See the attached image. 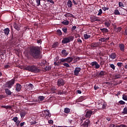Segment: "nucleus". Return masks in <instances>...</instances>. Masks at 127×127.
<instances>
[{
	"label": "nucleus",
	"instance_id": "obj_38",
	"mask_svg": "<svg viewBox=\"0 0 127 127\" xmlns=\"http://www.w3.org/2000/svg\"><path fill=\"white\" fill-rule=\"evenodd\" d=\"M122 29H123V28L122 27H117V28L116 29V32H117V33L119 32H121L122 31Z\"/></svg>",
	"mask_w": 127,
	"mask_h": 127
},
{
	"label": "nucleus",
	"instance_id": "obj_31",
	"mask_svg": "<svg viewBox=\"0 0 127 127\" xmlns=\"http://www.w3.org/2000/svg\"><path fill=\"white\" fill-rule=\"evenodd\" d=\"M45 99V97L43 96H39V97L38 98V100L39 102H42V101H43Z\"/></svg>",
	"mask_w": 127,
	"mask_h": 127
},
{
	"label": "nucleus",
	"instance_id": "obj_23",
	"mask_svg": "<svg viewBox=\"0 0 127 127\" xmlns=\"http://www.w3.org/2000/svg\"><path fill=\"white\" fill-rule=\"evenodd\" d=\"M33 88V85L31 83H29L27 87H26V90H27V91H31V90H32Z\"/></svg>",
	"mask_w": 127,
	"mask_h": 127
},
{
	"label": "nucleus",
	"instance_id": "obj_60",
	"mask_svg": "<svg viewBox=\"0 0 127 127\" xmlns=\"http://www.w3.org/2000/svg\"><path fill=\"white\" fill-rule=\"evenodd\" d=\"M119 104H120V105H125V104H126V102H125V101H123V100H120L119 102Z\"/></svg>",
	"mask_w": 127,
	"mask_h": 127
},
{
	"label": "nucleus",
	"instance_id": "obj_43",
	"mask_svg": "<svg viewBox=\"0 0 127 127\" xmlns=\"http://www.w3.org/2000/svg\"><path fill=\"white\" fill-rule=\"evenodd\" d=\"M114 13H115V14H116V15L121 14V12H120V11H119V10H118V9L115 10V11H114Z\"/></svg>",
	"mask_w": 127,
	"mask_h": 127
},
{
	"label": "nucleus",
	"instance_id": "obj_36",
	"mask_svg": "<svg viewBox=\"0 0 127 127\" xmlns=\"http://www.w3.org/2000/svg\"><path fill=\"white\" fill-rule=\"evenodd\" d=\"M5 50H2L0 51V56H3L4 54H5Z\"/></svg>",
	"mask_w": 127,
	"mask_h": 127
},
{
	"label": "nucleus",
	"instance_id": "obj_11",
	"mask_svg": "<svg viewBox=\"0 0 127 127\" xmlns=\"http://www.w3.org/2000/svg\"><path fill=\"white\" fill-rule=\"evenodd\" d=\"M1 108L6 109V110H7V112H8V111H12V108H13V106H11V105L2 106Z\"/></svg>",
	"mask_w": 127,
	"mask_h": 127
},
{
	"label": "nucleus",
	"instance_id": "obj_59",
	"mask_svg": "<svg viewBox=\"0 0 127 127\" xmlns=\"http://www.w3.org/2000/svg\"><path fill=\"white\" fill-rule=\"evenodd\" d=\"M80 99H81L82 101H84V100H86L87 99V98L86 97V96H80Z\"/></svg>",
	"mask_w": 127,
	"mask_h": 127
},
{
	"label": "nucleus",
	"instance_id": "obj_42",
	"mask_svg": "<svg viewBox=\"0 0 127 127\" xmlns=\"http://www.w3.org/2000/svg\"><path fill=\"white\" fill-rule=\"evenodd\" d=\"M62 63H63V62H61V61L60 60V62H58V63L55 62L54 65L55 66H58L59 65H60V64H62Z\"/></svg>",
	"mask_w": 127,
	"mask_h": 127
},
{
	"label": "nucleus",
	"instance_id": "obj_48",
	"mask_svg": "<svg viewBox=\"0 0 127 127\" xmlns=\"http://www.w3.org/2000/svg\"><path fill=\"white\" fill-rule=\"evenodd\" d=\"M117 66H118V67H120V68H121V67H122V66H124V64L123 63H118Z\"/></svg>",
	"mask_w": 127,
	"mask_h": 127
},
{
	"label": "nucleus",
	"instance_id": "obj_40",
	"mask_svg": "<svg viewBox=\"0 0 127 127\" xmlns=\"http://www.w3.org/2000/svg\"><path fill=\"white\" fill-rule=\"evenodd\" d=\"M62 30L63 32H64L65 34L67 33V32H68V29H67L66 27L62 28Z\"/></svg>",
	"mask_w": 127,
	"mask_h": 127
},
{
	"label": "nucleus",
	"instance_id": "obj_45",
	"mask_svg": "<svg viewBox=\"0 0 127 127\" xmlns=\"http://www.w3.org/2000/svg\"><path fill=\"white\" fill-rule=\"evenodd\" d=\"M110 67L113 69V70H116V66L114 64H109Z\"/></svg>",
	"mask_w": 127,
	"mask_h": 127
},
{
	"label": "nucleus",
	"instance_id": "obj_51",
	"mask_svg": "<svg viewBox=\"0 0 127 127\" xmlns=\"http://www.w3.org/2000/svg\"><path fill=\"white\" fill-rule=\"evenodd\" d=\"M103 13V10L102 9H100L98 11V13L97 14V15H102V14Z\"/></svg>",
	"mask_w": 127,
	"mask_h": 127
},
{
	"label": "nucleus",
	"instance_id": "obj_24",
	"mask_svg": "<svg viewBox=\"0 0 127 127\" xmlns=\"http://www.w3.org/2000/svg\"><path fill=\"white\" fill-rule=\"evenodd\" d=\"M89 123H90V121H89V119L86 120L85 122L83 123V127H88L89 126Z\"/></svg>",
	"mask_w": 127,
	"mask_h": 127
},
{
	"label": "nucleus",
	"instance_id": "obj_19",
	"mask_svg": "<svg viewBox=\"0 0 127 127\" xmlns=\"http://www.w3.org/2000/svg\"><path fill=\"white\" fill-rule=\"evenodd\" d=\"M3 33H4V34L6 35V36H8V34H9V31L10 30H9V28H6L3 30Z\"/></svg>",
	"mask_w": 127,
	"mask_h": 127
},
{
	"label": "nucleus",
	"instance_id": "obj_62",
	"mask_svg": "<svg viewBox=\"0 0 127 127\" xmlns=\"http://www.w3.org/2000/svg\"><path fill=\"white\" fill-rule=\"evenodd\" d=\"M18 120V118L17 117H14L13 118L12 120L15 123L16 122H17Z\"/></svg>",
	"mask_w": 127,
	"mask_h": 127
},
{
	"label": "nucleus",
	"instance_id": "obj_7",
	"mask_svg": "<svg viewBox=\"0 0 127 127\" xmlns=\"http://www.w3.org/2000/svg\"><path fill=\"white\" fill-rule=\"evenodd\" d=\"M57 85L59 87L64 86L65 85V81L62 78H60L58 80Z\"/></svg>",
	"mask_w": 127,
	"mask_h": 127
},
{
	"label": "nucleus",
	"instance_id": "obj_16",
	"mask_svg": "<svg viewBox=\"0 0 127 127\" xmlns=\"http://www.w3.org/2000/svg\"><path fill=\"white\" fill-rule=\"evenodd\" d=\"M43 71L46 72V71H49L51 70V67L49 66L48 65H46L44 67H42Z\"/></svg>",
	"mask_w": 127,
	"mask_h": 127
},
{
	"label": "nucleus",
	"instance_id": "obj_2",
	"mask_svg": "<svg viewBox=\"0 0 127 127\" xmlns=\"http://www.w3.org/2000/svg\"><path fill=\"white\" fill-rule=\"evenodd\" d=\"M25 70H27L29 72H32V73H39L41 69L38 68L36 65H25L24 67Z\"/></svg>",
	"mask_w": 127,
	"mask_h": 127
},
{
	"label": "nucleus",
	"instance_id": "obj_46",
	"mask_svg": "<svg viewBox=\"0 0 127 127\" xmlns=\"http://www.w3.org/2000/svg\"><path fill=\"white\" fill-rule=\"evenodd\" d=\"M71 15H72V16H73V14H71L70 13H67L66 14H64V16L65 17H69L71 16Z\"/></svg>",
	"mask_w": 127,
	"mask_h": 127
},
{
	"label": "nucleus",
	"instance_id": "obj_5",
	"mask_svg": "<svg viewBox=\"0 0 127 127\" xmlns=\"http://www.w3.org/2000/svg\"><path fill=\"white\" fill-rule=\"evenodd\" d=\"M73 58L71 57H68L66 58H62L60 60V61H61V62H66L67 63H71V62H72L73 61Z\"/></svg>",
	"mask_w": 127,
	"mask_h": 127
},
{
	"label": "nucleus",
	"instance_id": "obj_18",
	"mask_svg": "<svg viewBox=\"0 0 127 127\" xmlns=\"http://www.w3.org/2000/svg\"><path fill=\"white\" fill-rule=\"evenodd\" d=\"M21 85L19 83L16 84V89L15 90L16 92H19L21 90Z\"/></svg>",
	"mask_w": 127,
	"mask_h": 127
},
{
	"label": "nucleus",
	"instance_id": "obj_25",
	"mask_svg": "<svg viewBox=\"0 0 127 127\" xmlns=\"http://www.w3.org/2000/svg\"><path fill=\"white\" fill-rule=\"evenodd\" d=\"M40 65L42 67H44V66L47 65V62L45 60H42Z\"/></svg>",
	"mask_w": 127,
	"mask_h": 127
},
{
	"label": "nucleus",
	"instance_id": "obj_13",
	"mask_svg": "<svg viewBox=\"0 0 127 127\" xmlns=\"http://www.w3.org/2000/svg\"><path fill=\"white\" fill-rule=\"evenodd\" d=\"M90 19L91 20V22H95V21H100L101 20L99 19V17L96 16H93L90 18Z\"/></svg>",
	"mask_w": 127,
	"mask_h": 127
},
{
	"label": "nucleus",
	"instance_id": "obj_27",
	"mask_svg": "<svg viewBox=\"0 0 127 127\" xmlns=\"http://www.w3.org/2000/svg\"><path fill=\"white\" fill-rule=\"evenodd\" d=\"M100 30L102 33H108V32H109V30L105 28H101Z\"/></svg>",
	"mask_w": 127,
	"mask_h": 127
},
{
	"label": "nucleus",
	"instance_id": "obj_53",
	"mask_svg": "<svg viewBox=\"0 0 127 127\" xmlns=\"http://www.w3.org/2000/svg\"><path fill=\"white\" fill-rule=\"evenodd\" d=\"M114 78H115V79H120V78H121V75H120V74H116L114 76Z\"/></svg>",
	"mask_w": 127,
	"mask_h": 127
},
{
	"label": "nucleus",
	"instance_id": "obj_28",
	"mask_svg": "<svg viewBox=\"0 0 127 127\" xmlns=\"http://www.w3.org/2000/svg\"><path fill=\"white\" fill-rule=\"evenodd\" d=\"M99 106H101L102 107L103 110H106V108H107V104L106 103H99Z\"/></svg>",
	"mask_w": 127,
	"mask_h": 127
},
{
	"label": "nucleus",
	"instance_id": "obj_12",
	"mask_svg": "<svg viewBox=\"0 0 127 127\" xmlns=\"http://www.w3.org/2000/svg\"><path fill=\"white\" fill-rule=\"evenodd\" d=\"M68 54H69L68 52H67L66 50L64 49L62 51V54L61 55L62 57H66V56H68Z\"/></svg>",
	"mask_w": 127,
	"mask_h": 127
},
{
	"label": "nucleus",
	"instance_id": "obj_17",
	"mask_svg": "<svg viewBox=\"0 0 127 127\" xmlns=\"http://www.w3.org/2000/svg\"><path fill=\"white\" fill-rule=\"evenodd\" d=\"M111 23H112L111 20H106L105 22V26H106V27H110V26H111Z\"/></svg>",
	"mask_w": 127,
	"mask_h": 127
},
{
	"label": "nucleus",
	"instance_id": "obj_39",
	"mask_svg": "<svg viewBox=\"0 0 127 127\" xmlns=\"http://www.w3.org/2000/svg\"><path fill=\"white\" fill-rule=\"evenodd\" d=\"M101 8L104 10V11H106V10H109L110 9V8L108 6L102 7Z\"/></svg>",
	"mask_w": 127,
	"mask_h": 127
},
{
	"label": "nucleus",
	"instance_id": "obj_61",
	"mask_svg": "<svg viewBox=\"0 0 127 127\" xmlns=\"http://www.w3.org/2000/svg\"><path fill=\"white\" fill-rule=\"evenodd\" d=\"M76 103H80V102H83L81 100V98L79 97L78 99H76Z\"/></svg>",
	"mask_w": 127,
	"mask_h": 127
},
{
	"label": "nucleus",
	"instance_id": "obj_52",
	"mask_svg": "<svg viewBox=\"0 0 127 127\" xmlns=\"http://www.w3.org/2000/svg\"><path fill=\"white\" fill-rule=\"evenodd\" d=\"M63 65H64V67H67V68H69V67H70V65H69V64L67 63H64L63 64Z\"/></svg>",
	"mask_w": 127,
	"mask_h": 127
},
{
	"label": "nucleus",
	"instance_id": "obj_37",
	"mask_svg": "<svg viewBox=\"0 0 127 127\" xmlns=\"http://www.w3.org/2000/svg\"><path fill=\"white\" fill-rule=\"evenodd\" d=\"M46 117H49V118H50L51 117V113H50L49 112H46L45 118H46Z\"/></svg>",
	"mask_w": 127,
	"mask_h": 127
},
{
	"label": "nucleus",
	"instance_id": "obj_50",
	"mask_svg": "<svg viewBox=\"0 0 127 127\" xmlns=\"http://www.w3.org/2000/svg\"><path fill=\"white\" fill-rule=\"evenodd\" d=\"M57 46H58V42L55 43L52 45L53 48H56Z\"/></svg>",
	"mask_w": 127,
	"mask_h": 127
},
{
	"label": "nucleus",
	"instance_id": "obj_64",
	"mask_svg": "<svg viewBox=\"0 0 127 127\" xmlns=\"http://www.w3.org/2000/svg\"><path fill=\"white\" fill-rule=\"evenodd\" d=\"M70 109L68 108H65L64 109V112H70Z\"/></svg>",
	"mask_w": 127,
	"mask_h": 127
},
{
	"label": "nucleus",
	"instance_id": "obj_57",
	"mask_svg": "<svg viewBox=\"0 0 127 127\" xmlns=\"http://www.w3.org/2000/svg\"><path fill=\"white\" fill-rule=\"evenodd\" d=\"M127 127V125H124V124L116 126V127Z\"/></svg>",
	"mask_w": 127,
	"mask_h": 127
},
{
	"label": "nucleus",
	"instance_id": "obj_15",
	"mask_svg": "<svg viewBox=\"0 0 127 127\" xmlns=\"http://www.w3.org/2000/svg\"><path fill=\"white\" fill-rule=\"evenodd\" d=\"M13 26L15 29L17 30V31H19V30H20V26L18 23H14Z\"/></svg>",
	"mask_w": 127,
	"mask_h": 127
},
{
	"label": "nucleus",
	"instance_id": "obj_34",
	"mask_svg": "<svg viewBox=\"0 0 127 127\" xmlns=\"http://www.w3.org/2000/svg\"><path fill=\"white\" fill-rule=\"evenodd\" d=\"M67 3L68 7H71L73 5V4H72V1H71V0H68Z\"/></svg>",
	"mask_w": 127,
	"mask_h": 127
},
{
	"label": "nucleus",
	"instance_id": "obj_47",
	"mask_svg": "<svg viewBox=\"0 0 127 127\" xmlns=\"http://www.w3.org/2000/svg\"><path fill=\"white\" fill-rule=\"evenodd\" d=\"M45 113H46V112H41L40 114V117H45Z\"/></svg>",
	"mask_w": 127,
	"mask_h": 127
},
{
	"label": "nucleus",
	"instance_id": "obj_58",
	"mask_svg": "<svg viewBox=\"0 0 127 127\" xmlns=\"http://www.w3.org/2000/svg\"><path fill=\"white\" fill-rule=\"evenodd\" d=\"M123 99L124 100V101H127V95H125V94L123 95Z\"/></svg>",
	"mask_w": 127,
	"mask_h": 127
},
{
	"label": "nucleus",
	"instance_id": "obj_33",
	"mask_svg": "<svg viewBox=\"0 0 127 127\" xmlns=\"http://www.w3.org/2000/svg\"><path fill=\"white\" fill-rule=\"evenodd\" d=\"M62 24H64V25H68L69 24V21L67 20H64L63 22H62Z\"/></svg>",
	"mask_w": 127,
	"mask_h": 127
},
{
	"label": "nucleus",
	"instance_id": "obj_14",
	"mask_svg": "<svg viewBox=\"0 0 127 127\" xmlns=\"http://www.w3.org/2000/svg\"><path fill=\"white\" fill-rule=\"evenodd\" d=\"M109 58L112 60L116 59L117 58V54L115 53H111V55H109Z\"/></svg>",
	"mask_w": 127,
	"mask_h": 127
},
{
	"label": "nucleus",
	"instance_id": "obj_29",
	"mask_svg": "<svg viewBox=\"0 0 127 127\" xmlns=\"http://www.w3.org/2000/svg\"><path fill=\"white\" fill-rule=\"evenodd\" d=\"M26 115V112H21L20 113V115L22 119H23V118L25 117Z\"/></svg>",
	"mask_w": 127,
	"mask_h": 127
},
{
	"label": "nucleus",
	"instance_id": "obj_26",
	"mask_svg": "<svg viewBox=\"0 0 127 127\" xmlns=\"http://www.w3.org/2000/svg\"><path fill=\"white\" fill-rule=\"evenodd\" d=\"M107 74V72L104 70H101L99 73V75L100 76V77H104L105 75Z\"/></svg>",
	"mask_w": 127,
	"mask_h": 127
},
{
	"label": "nucleus",
	"instance_id": "obj_32",
	"mask_svg": "<svg viewBox=\"0 0 127 127\" xmlns=\"http://www.w3.org/2000/svg\"><path fill=\"white\" fill-rule=\"evenodd\" d=\"M69 113V112H61L60 113V115L61 116H63V117H67V114Z\"/></svg>",
	"mask_w": 127,
	"mask_h": 127
},
{
	"label": "nucleus",
	"instance_id": "obj_10",
	"mask_svg": "<svg viewBox=\"0 0 127 127\" xmlns=\"http://www.w3.org/2000/svg\"><path fill=\"white\" fill-rule=\"evenodd\" d=\"M81 70H82V68L80 67H75L74 70V75H75V76H78V75H79V73L81 72Z\"/></svg>",
	"mask_w": 127,
	"mask_h": 127
},
{
	"label": "nucleus",
	"instance_id": "obj_56",
	"mask_svg": "<svg viewBox=\"0 0 127 127\" xmlns=\"http://www.w3.org/2000/svg\"><path fill=\"white\" fill-rule=\"evenodd\" d=\"M0 37L1 38H3V37H4V35H3V32H1L0 31Z\"/></svg>",
	"mask_w": 127,
	"mask_h": 127
},
{
	"label": "nucleus",
	"instance_id": "obj_8",
	"mask_svg": "<svg viewBox=\"0 0 127 127\" xmlns=\"http://www.w3.org/2000/svg\"><path fill=\"white\" fill-rule=\"evenodd\" d=\"M90 47V49H96V48H98L99 47V43L94 42L89 45Z\"/></svg>",
	"mask_w": 127,
	"mask_h": 127
},
{
	"label": "nucleus",
	"instance_id": "obj_54",
	"mask_svg": "<svg viewBox=\"0 0 127 127\" xmlns=\"http://www.w3.org/2000/svg\"><path fill=\"white\" fill-rule=\"evenodd\" d=\"M9 68H10V65L8 64H5L4 66V69H9Z\"/></svg>",
	"mask_w": 127,
	"mask_h": 127
},
{
	"label": "nucleus",
	"instance_id": "obj_21",
	"mask_svg": "<svg viewBox=\"0 0 127 127\" xmlns=\"http://www.w3.org/2000/svg\"><path fill=\"white\" fill-rule=\"evenodd\" d=\"M94 114H95V112H87L86 114L85 115V117L86 118H91V116H92V115H94Z\"/></svg>",
	"mask_w": 127,
	"mask_h": 127
},
{
	"label": "nucleus",
	"instance_id": "obj_1",
	"mask_svg": "<svg viewBox=\"0 0 127 127\" xmlns=\"http://www.w3.org/2000/svg\"><path fill=\"white\" fill-rule=\"evenodd\" d=\"M29 53L34 59H38L40 58L41 54V48L38 46H33L30 48Z\"/></svg>",
	"mask_w": 127,
	"mask_h": 127
},
{
	"label": "nucleus",
	"instance_id": "obj_44",
	"mask_svg": "<svg viewBox=\"0 0 127 127\" xmlns=\"http://www.w3.org/2000/svg\"><path fill=\"white\" fill-rule=\"evenodd\" d=\"M104 55V53L103 52H101L100 51H99L97 52V56H103Z\"/></svg>",
	"mask_w": 127,
	"mask_h": 127
},
{
	"label": "nucleus",
	"instance_id": "obj_49",
	"mask_svg": "<svg viewBox=\"0 0 127 127\" xmlns=\"http://www.w3.org/2000/svg\"><path fill=\"white\" fill-rule=\"evenodd\" d=\"M99 41H101V42H106V39L105 38H101L99 39Z\"/></svg>",
	"mask_w": 127,
	"mask_h": 127
},
{
	"label": "nucleus",
	"instance_id": "obj_3",
	"mask_svg": "<svg viewBox=\"0 0 127 127\" xmlns=\"http://www.w3.org/2000/svg\"><path fill=\"white\" fill-rule=\"evenodd\" d=\"M73 40H74V37L70 36L64 38L62 41V43H63V44H67V43H69V42H71V41H73Z\"/></svg>",
	"mask_w": 127,
	"mask_h": 127
},
{
	"label": "nucleus",
	"instance_id": "obj_35",
	"mask_svg": "<svg viewBox=\"0 0 127 127\" xmlns=\"http://www.w3.org/2000/svg\"><path fill=\"white\" fill-rule=\"evenodd\" d=\"M91 37V35H88V34H84V39H89Z\"/></svg>",
	"mask_w": 127,
	"mask_h": 127
},
{
	"label": "nucleus",
	"instance_id": "obj_41",
	"mask_svg": "<svg viewBox=\"0 0 127 127\" xmlns=\"http://www.w3.org/2000/svg\"><path fill=\"white\" fill-rule=\"evenodd\" d=\"M57 32L58 35H59V36H61V35H62V31H61V30H57Z\"/></svg>",
	"mask_w": 127,
	"mask_h": 127
},
{
	"label": "nucleus",
	"instance_id": "obj_63",
	"mask_svg": "<svg viewBox=\"0 0 127 127\" xmlns=\"http://www.w3.org/2000/svg\"><path fill=\"white\" fill-rule=\"evenodd\" d=\"M119 5L120 7H122V6H123V7L125 6L124 5V4L122 2H119Z\"/></svg>",
	"mask_w": 127,
	"mask_h": 127
},
{
	"label": "nucleus",
	"instance_id": "obj_20",
	"mask_svg": "<svg viewBox=\"0 0 127 127\" xmlns=\"http://www.w3.org/2000/svg\"><path fill=\"white\" fill-rule=\"evenodd\" d=\"M119 47L122 52H125V46L124 44H119Z\"/></svg>",
	"mask_w": 127,
	"mask_h": 127
},
{
	"label": "nucleus",
	"instance_id": "obj_22",
	"mask_svg": "<svg viewBox=\"0 0 127 127\" xmlns=\"http://www.w3.org/2000/svg\"><path fill=\"white\" fill-rule=\"evenodd\" d=\"M4 91H5V94L8 96H10V95L12 94V92H11V91L9 89H8V88H5L4 89Z\"/></svg>",
	"mask_w": 127,
	"mask_h": 127
},
{
	"label": "nucleus",
	"instance_id": "obj_55",
	"mask_svg": "<svg viewBox=\"0 0 127 127\" xmlns=\"http://www.w3.org/2000/svg\"><path fill=\"white\" fill-rule=\"evenodd\" d=\"M41 0H36V2L37 3V6H39L40 5V1Z\"/></svg>",
	"mask_w": 127,
	"mask_h": 127
},
{
	"label": "nucleus",
	"instance_id": "obj_4",
	"mask_svg": "<svg viewBox=\"0 0 127 127\" xmlns=\"http://www.w3.org/2000/svg\"><path fill=\"white\" fill-rule=\"evenodd\" d=\"M15 83V79L13 78L11 80L7 81L5 85V87L8 88V89H11V88H12V86L14 85Z\"/></svg>",
	"mask_w": 127,
	"mask_h": 127
},
{
	"label": "nucleus",
	"instance_id": "obj_30",
	"mask_svg": "<svg viewBox=\"0 0 127 127\" xmlns=\"http://www.w3.org/2000/svg\"><path fill=\"white\" fill-rule=\"evenodd\" d=\"M51 91L53 94H57V89L54 87L52 88Z\"/></svg>",
	"mask_w": 127,
	"mask_h": 127
},
{
	"label": "nucleus",
	"instance_id": "obj_6",
	"mask_svg": "<svg viewBox=\"0 0 127 127\" xmlns=\"http://www.w3.org/2000/svg\"><path fill=\"white\" fill-rule=\"evenodd\" d=\"M90 65L91 66L93 67V68H95V69H99V68H100V64H98V62L96 61L92 62L90 64Z\"/></svg>",
	"mask_w": 127,
	"mask_h": 127
},
{
	"label": "nucleus",
	"instance_id": "obj_9",
	"mask_svg": "<svg viewBox=\"0 0 127 127\" xmlns=\"http://www.w3.org/2000/svg\"><path fill=\"white\" fill-rule=\"evenodd\" d=\"M119 11H120L121 15H127V10L124 8H121L119 9Z\"/></svg>",
	"mask_w": 127,
	"mask_h": 127
}]
</instances>
